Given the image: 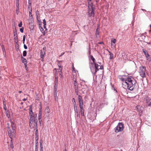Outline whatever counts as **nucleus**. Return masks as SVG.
I'll return each mask as SVG.
<instances>
[{
    "label": "nucleus",
    "mask_w": 151,
    "mask_h": 151,
    "mask_svg": "<svg viewBox=\"0 0 151 151\" xmlns=\"http://www.w3.org/2000/svg\"><path fill=\"white\" fill-rule=\"evenodd\" d=\"M136 80L132 76H129L126 78L125 81L122 83L123 86H127V88L131 91L135 89L138 84L136 83Z\"/></svg>",
    "instance_id": "1"
},
{
    "label": "nucleus",
    "mask_w": 151,
    "mask_h": 151,
    "mask_svg": "<svg viewBox=\"0 0 151 151\" xmlns=\"http://www.w3.org/2000/svg\"><path fill=\"white\" fill-rule=\"evenodd\" d=\"M124 128V124L122 122H119L116 127L114 128L115 132L117 133L121 132L123 130Z\"/></svg>",
    "instance_id": "2"
},
{
    "label": "nucleus",
    "mask_w": 151,
    "mask_h": 151,
    "mask_svg": "<svg viewBox=\"0 0 151 151\" xmlns=\"http://www.w3.org/2000/svg\"><path fill=\"white\" fill-rule=\"evenodd\" d=\"M100 65L95 63L94 64V67L92 66L90 67V69L92 73L95 75L99 69Z\"/></svg>",
    "instance_id": "3"
},
{
    "label": "nucleus",
    "mask_w": 151,
    "mask_h": 151,
    "mask_svg": "<svg viewBox=\"0 0 151 151\" xmlns=\"http://www.w3.org/2000/svg\"><path fill=\"white\" fill-rule=\"evenodd\" d=\"M146 71V67L143 66H140L139 68V74L142 78L146 77L145 72Z\"/></svg>",
    "instance_id": "4"
},
{
    "label": "nucleus",
    "mask_w": 151,
    "mask_h": 151,
    "mask_svg": "<svg viewBox=\"0 0 151 151\" xmlns=\"http://www.w3.org/2000/svg\"><path fill=\"white\" fill-rule=\"evenodd\" d=\"M9 136L11 139H12L13 137H16V130L11 129L7 131Z\"/></svg>",
    "instance_id": "5"
},
{
    "label": "nucleus",
    "mask_w": 151,
    "mask_h": 151,
    "mask_svg": "<svg viewBox=\"0 0 151 151\" xmlns=\"http://www.w3.org/2000/svg\"><path fill=\"white\" fill-rule=\"evenodd\" d=\"M95 10V8H93L92 9H88V15L89 17H94V11Z\"/></svg>",
    "instance_id": "6"
},
{
    "label": "nucleus",
    "mask_w": 151,
    "mask_h": 151,
    "mask_svg": "<svg viewBox=\"0 0 151 151\" xmlns=\"http://www.w3.org/2000/svg\"><path fill=\"white\" fill-rule=\"evenodd\" d=\"M78 100L79 103V107H83V105L82 97L81 95L78 96Z\"/></svg>",
    "instance_id": "7"
},
{
    "label": "nucleus",
    "mask_w": 151,
    "mask_h": 151,
    "mask_svg": "<svg viewBox=\"0 0 151 151\" xmlns=\"http://www.w3.org/2000/svg\"><path fill=\"white\" fill-rule=\"evenodd\" d=\"M88 88V86L84 85L83 86V87L81 89V91H82V93L85 94L87 92V89Z\"/></svg>",
    "instance_id": "8"
},
{
    "label": "nucleus",
    "mask_w": 151,
    "mask_h": 151,
    "mask_svg": "<svg viewBox=\"0 0 151 151\" xmlns=\"http://www.w3.org/2000/svg\"><path fill=\"white\" fill-rule=\"evenodd\" d=\"M57 73H55V85L54 86V88H57L58 84V77L56 76Z\"/></svg>",
    "instance_id": "9"
},
{
    "label": "nucleus",
    "mask_w": 151,
    "mask_h": 151,
    "mask_svg": "<svg viewBox=\"0 0 151 151\" xmlns=\"http://www.w3.org/2000/svg\"><path fill=\"white\" fill-rule=\"evenodd\" d=\"M10 122H11V127L12 128V130H16V125L12 121L11 119L10 120Z\"/></svg>",
    "instance_id": "10"
},
{
    "label": "nucleus",
    "mask_w": 151,
    "mask_h": 151,
    "mask_svg": "<svg viewBox=\"0 0 151 151\" xmlns=\"http://www.w3.org/2000/svg\"><path fill=\"white\" fill-rule=\"evenodd\" d=\"M45 52L44 50H41L40 52V58L43 60L44 57L45 55Z\"/></svg>",
    "instance_id": "11"
},
{
    "label": "nucleus",
    "mask_w": 151,
    "mask_h": 151,
    "mask_svg": "<svg viewBox=\"0 0 151 151\" xmlns=\"http://www.w3.org/2000/svg\"><path fill=\"white\" fill-rule=\"evenodd\" d=\"M137 110V111L139 112L140 113H142L143 107L139 106H137L136 107Z\"/></svg>",
    "instance_id": "12"
},
{
    "label": "nucleus",
    "mask_w": 151,
    "mask_h": 151,
    "mask_svg": "<svg viewBox=\"0 0 151 151\" xmlns=\"http://www.w3.org/2000/svg\"><path fill=\"white\" fill-rule=\"evenodd\" d=\"M142 51L147 58H148L149 57V55L148 54L147 50L145 49H142ZM148 59V58L147 59V60Z\"/></svg>",
    "instance_id": "13"
},
{
    "label": "nucleus",
    "mask_w": 151,
    "mask_h": 151,
    "mask_svg": "<svg viewBox=\"0 0 151 151\" xmlns=\"http://www.w3.org/2000/svg\"><path fill=\"white\" fill-rule=\"evenodd\" d=\"M74 78H73V80L74 81V82L73 83L74 85V89H79L78 87V84L77 83L76 79H75V80H74Z\"/></svg>",
    "instance_id": "14"
},
{
    "label": "nucleus",
    "mask_w": 151,
    "mask_h": 151,
    "mask_svg": "<svg viewBox=\"0 0 151 151\" xmlns=\"http://www.w3.org/2000/svg\"><path fill=\"white\" fill-rule=\"evenodd\" d=\"M88 9H93V8H95L94 7H93V3L91 2V1H88Z\"/></svg>",
    "instance_id": "15"
},
{
    "label": "nucleus",
    "mask_w": 151,
    "mask_h": 151,
    "mask_svg": "<svg viewBox=\"0 0 151 151\" xmlns=\"http://www.w3.org/2000/svg\"><path fill=\"white\" fill-rule=\"evenodd\" d=\"M42 115V110L41 108L40 109L39 113L38 114V120L41 119Z\"/></svg>",
    "instance_id": "16"
},
{
    "label": "nucleus",
    "mask_w": 151,
    "mask_h": 151,
    "mask_svg": "<svg viewBox=\"0 0 151 151\" xmlns=\"http://www.w3.org/2000/svg\"><path fill=\"white\" fill-rule=\"evenodd\" d=\"M29 120L33 122H35L36 120H37V119L36 118H35L33 116L32 118H30Z\"/></svg>",
    "instance_id": "17"
},
{
    "label": "nucleus",
    "mask_w": 151,
    "mask_h": 151,
    "mask_svg": "<svg viewBox=\"0 0 151 151\" xmlns=\"http://www.w3.org/2000/svg\"><path fill=\"white\" fill-rule=\"evenodd\" d=\"M80 111H81V115L82 116H84V110L83 109V107H80Z\"/></svg>",
    "instance_id": "18"
},
{
    "label": "nucleus",
    "mask_w": 151,
    "mask_h": 151,
    "mask_svg": "<svg viewBox=\"0 0 151 151\" xmlns=\"http://www.w3.org/2000/svg\"><path fill=\"white\" fill-rule=\"evenodd\" d=\"M89 60H91L94 64L96 63L95 59L92 55H90V57H89Z\"/></svg>",
    "instance_id": "19"
},
{
    "label": "nucleus",
    "mask_w": 151,
    "mask_h": 151,
    "mask_svg": "<svg viewBox=\"0 0 151 151\" xmlns=\"http://www.w3.org/2000/svg\"><path fill=\"white\" fill-rule=\"evenodd\" d=\"M123 76H126L125 75H123L122 76H121V75H119V78L122 81H125V80L126 79H125L123 78L122 77Z\"/></svg>",
    "instance_id": "20"
},
{
    "label": "nucleus",
    "mask_w": 151,
    "mask_h": 151,
    "mask_svg": "<svg viewBox=\"0 0 151 151\" xmlns=\"http://www.w3.org/2000/svg\"><path fill=\"white\" fill-rule=\"evenodd\" d=\"M78 107L76 105L73 106L74 110L75 112V113H77V112L78 111Z\"/></svg>",
    "instance_id": "21"
},
{
    "label": "nucleus",
    "mask_w": 151,
    "mask_h": 151,
    "mask_svg": "<svg viewBox=\"0 0 151 151\" xmlns=\"http://www.w3.org/2000/svg\"><path fill=\"white\" fill-rule=\"evenodd\" d=\"M45 112L46 113H49L50 112V109L48 106H46L45 109Z\"/></svg>",
    "instance_id": "22"
},
{
    "label": "nucleus",
    "mask_w": 151,
    "mask_h": 151,
    "mask_svg": "<svg viewBox=\"0 0 151 151\" xmlns=\"http://www.w3.org/2000/svg\"><path fill=\"white\" fill-rule=\"evenodd\" d=\"M32 105H31L29 107V113H33L32 111Z\"/></svg>",
    "instance_id": "23"
},
{
    "label": "nucleus",
    "mask_w": 151,
    "mask_h": 151,
    "mask_svg": "<svg viewBox=\"0 0 151 151\" xmlns=\"http://www.w3.org/2000/svg\"><path fill=\"white\" fill-rule=\"evenodd\" d=\"M39 22H40V23H39V25H40V26L39 27V29H40V31L41 32H42L44 31V29H43V27L41 26V25H42V22H41L40 21H39Z\"/></svg>",
    "instance_id": "24"
},
{
    "label": "nucleus",
    "mask_w": 151,
    "mask_h": 151,
    "mask_svg": "<svg viewBox=\"0 0 151 151\" xmlns=\"http://www.w3.org/2000/svg\"><path fill=\"white\" fill-rule=\"evenodd\" d=\"M13 33H14V36L16 37L17 36V30L16 27H15L14 29L13 30Z\"/></svg>",
    "instance_id": "25"
},
{
    "label": "nucleus",
    "mask_w": 151,
    "mask_h": 151,
    "mask_svg": "<svg viewBox=\"0 0 151 151\" xmlns=\"http://www.w3.org/2000/svg\"><path fill=\"white\" fill-rule=\"evenodd\" d=\"M109 55H110L109 57L110 59H112L113 57V53L109 51Z\"/></svg>",
    "instance_id": "26"
},
{
    "label": "nucleus",
    "mask_w": 151,
    "mask_h": 151,
    "mask_svg": "<svg viewBox=\"0 0 151 151\" xmlns=\"http://www.w3.org/2000/svg\"><path fill=\"white\" fill-rule=\"evenodd\" d=\"M19 44L18 43H15V48L16 49V50L18 51L19 50Z\"/></svg>",
    "instance_id": "27"
},
{
    "label": "nucleus",
    "mask_w": 151,
    "mask_h": 151,
    "mask_svg": "<svg viewBox=\"0 0 151 151\" xmlns=\"http://www.w3.org/2000/svg\"><path fill=\"white\" fill-rule=\"evenodd\" d=\"M10 147L12 149L14 148V145L13 144V142L12 141V139H11L10 141Z\"/></svg>",
    "instance_id": "28"
},
{
    "label": "nucleus",
    "mask_w": 151,
    "mask_h": 151,
    "mask_svg": "<svg viewBox=\"0 0 151 151\" xmlns=\"http://www.w3.org/2000/svg\"><path fill=\"white\" fill-rule=\"evenodd\" d=\"M22 62L23 63H24V64H25V63H27V60L25 58H24L23 59H22L21 60Z\"/></svg>",
    "instance_id": "29"
},
{
    "label": "nucleus",
    "mask_w": 151,
    "mask_h": 151,
    "mask_svg": "<svg viewBox=\"0 0 151 151\" xmlns=\"http://www.w3.org/2000/svg\"><path fill=\"white\" fill-rule=\"evenodd\" d=\"M54 96H57V88H54Z\"/></svg>",
    "instance_id": "30"
},
{
    "label": "nucleus",
    "mask_w": 151,
    "mask_h": 151,
    "mask_svg": "<svg viewBox=\"0 0 151 151\" xmlns=\"http://www.w3.org/2000/svg\"><path fill=\"white\" fill-rule=\"evenodd\" d=\"M19 12V6H16V12L17 14H18Z\"/></svg>",
    "instance_id": "31"
},
{
    "label": "nucleus",
    "mask_w": 151,
    "mask_h": 151,
    "mask_svg": "<svg viewBox=\"0 0 151 151\" xmlns=\"http://www.w3.org/2000/svg\"><path fill=\"white\" fill-rule=\"evenodd\" d=\"M36 131L35 132V136H38V130L37 129V127H36L35 128Z\"/></svg>",
    "instance_id": "32"
},
{
    "label": "nucleus",
    "mask_w": 151,
    "mask_h": 151,
    "mask_svg": "<svg viewBox=\"0 0 151 151\" xmlns=\"http://www.w3.org/2000/svg\"><path fill=\"white\" fill-rule=\"evenodd\" d=\"M75 90L76 95H78V96L79 95H78V92L79 90V89H75Z\"/></svg>",
    "instance_id": "33"
},
{
    "label": "nucleus",
    "mask_w": 151,
    "mask_h": 151,
    "mask_svg": "<svg viewBox=\"0 0 151 151\" xmlns=\"http://www.w3.org/2000/svg\"><path fill=\"white\" fill-rule=\"evenodd\" d=\"M29 17H32V9L31 8V9L30 10H29Z\"/></svg>",
    "instance_id": "34"
},
{
    "label": "nucleus",
    "mask_w": 151,
    "mask_h": 151,
    "mask_svg": "<svg viewBox=\"0 0 151 151\" xmlns=\"http://www.w3.org/2000/svg\"><path fill=\"white\" fill-rule=\"evenodd\" d=\"M14 42L15 43H18V37L17 36H16V37H14Z\"/></svg>",
    "instance_id": "35"
},
{
    "label": "nucleus",
    "mask_w": 151,
    "mask_h": 151,
    "mask_svg": "<svg viewBox=\"0 0 151 151\" xmlns=\"http://www.w3.org/2000/svg\"><path fill=\"white\" fill-rule=\"evenodd\" d=\"M9 113V111L8 110L6 111L5 112L6 115V116L8 118H9L10 117V115H9V114H8Z\"/></svg>",
    "instance_id": "36"
},
{
    "label": "nucleus",
    "mask_w": 151,
    "mask_h": 151,
    "mask_svg": "<svg viewBox=\"0 0 151 151\" xmlns=\"http://www.w3.org/2000/svg\"><path fill=\"white\" fill-rule=\"evenodd\" d=\"M27 52L26 50H24L23 52V55L24 57H25L27 55Z\"/></svg>",
    "instance_id": "37"
},
{
    "label": "nucleus",
    "mask_w": 151,
    "mask_h": 151,
    "mask_svg": "<svg viewBox=\"0 0 151 151\" xmlns=\"http://www.w3.org/2000/svg\"><path fill=\"white\" fill-rule=\"evenodd\" d=\"M116 39H112L111 40V45H112V44L111 43L112 42H113L114 43H116Z\"/></svg>",
    "instance_id": "38"
},
{
    "label": "nucleus",
    "mask_w": 151,
    "mask_h": 151,
    "mask_svg": "<svg viewBox=\"0 0 151 151\" xmlns=\"http://www.w3.org/2000/svg\"><path fill=\"white\" fill-rule=\"evenodd\" d=\"M72 101H73V106L74 105H76V101H75V99L74 98H73V99H72Z\"/></svg>",
    "instance_id": "39"
},
{
    "label": "nucleus",
    "mask_w": 151,
    "mask_h": 151,
    "mask_svg": "<svg viewBox=\"0 0 151 151\" xmlns=\"http://www.w3.org/2000/svg\"><path fill=\"white\" fill-rule=\"evenodd\" d=\"M59 76L60 78H62L63 77V73L62 70H60L59 71Z\"/></svg>",
    "instance_id": "40"
},
{
    "label": "nucleus",
    "mask_w": 151,
    "mask_h": 151,
    "mask_svg": "<svg viewBox=\"0 0 151 151\" xmlns=\"http://www.w3.org/2000/svg\"><path fill=\"white\" fill-rule=\"evenodd\" d=\"M7 131L9 130L10 129H11L10 127V124L9 123H7Z\"/></svg>",
    "instance_id": "41"
},
{
    "label": "nucleus",
    "mask_w": 151,
    "mask_h": 151,
    "mask_svg": "<svg viewBox=\"0 0 151 151\" xmlns=\"http://www.w3.org/2000/svg\"><path fill=\"white\" fill-rule=\"evenodd\" d=\"M37 120H36L35 122H33V124H34V127L35 126V128L37 127Z\"/></svg>",
    "instance_id": "42"
},
{
    "label": "nucleus",
    "mask_w": 151,
    "mask_h": 151,
    "mask_svg": "<svg viewBox=\"0 0 151 151\" xmlns=\"http://www.w3.org/2000/svg\"><path fill=\"white\" fill-rule=\"evenodd\" d=\"M16 6H19V0H16Z\"/></svg>",
    "instance_id": "43"
},
{
    "label": "nucleus",
    "mask_w": 151,
    "mask_h": 151,
    "mask_svg": "<svg viewBox=\"0 0 151 151\" xmlns=\"http://www.w3.org/2000/svg\"><path fill=\"white\" fill-rule=\"evenodd\" d=\"M99 29L98 27L97 28L96 34L97 35L99 34Z\"/></svg>",
    "instance_id": "44"
},
{
    "label": "nucleus",
    "mask_w": 151,
    "mask_h": 151,
    "mask_svg": "<svg viewBox=\"0 0 151 151\" xmlns=\"http://www.w3.org/2000/svg\"><path fill=\"white\" fill-rule=\"evenodd\" d=\"M32 4H29L28 6V9L29 10H30L31 9V7L32 9V7L31 6Z\"/></svg>",
    "instance_id": "45"
},
{
    "label": "nucleus",
    "mask_w": 151,
    "mask_h": 151,
    "mask_svg": "<svg viewBox=\"0 0 151 151\" xmlns=\"http://www.w3.org/2000/svg\"><path fill=\"white\" fill-rule=\"evenodd\" d=\"M77 113H75V115L77 116V117H80V114H79V113H78V111L77 112Z\"/></svg>",
    "instance_id": "46"
},
{
    "label": "nucleus",
    "mask_w": 151,
    "mask_h": 151,
    "mask_svg": "<svg viewBox=\"0 0 151 151\" xmlns=\"http://www.w3.org/2000/svg\"><path fill=\"white\" fill-rule=\"evenodd\" d=\"M140 37H141L142 39L143 40L145 39V38L146 37L143 34H141V35L140 36Z\"/></svg>",
    "instance_id": "47"
},
{
    "label": "nucleus",
    "mask_w": 151,
    "mask_h": 151,
    "mask_svg": "<svg viewBox=\"0 0 151 151\" xmlns=\"http://www.w3.org/2000/svg\"><path fill=\"white\" fill-rule=\"evenodd\" d=\"M27 63H25V64H24V66H25V69L27 71H28V68L27 66Z\"/></svg>",
    "instance_id": "48"
},
{
    "label": "nucleus",
    "mask_w": 151,
    "mask_h": 151,
    "mask_svg": "<svg viewBox=\"0 0 151 151\" xmlns=\"http://www.w3.org/2000/svg\"><path fill=\"white\" fill-rule=\"evenodd\" d=\"M149 103L148 104L147 106H151V99H150L149 100Z\"/></svg>",
    "instance_id": "49"
},
{
    "label": "nucleus",
    "mask_w": 151,
    "mask_h": 151,
    "mask_svg": "<svg viewBox=\"0 0 151 151\" xmlns=\"http://www.w3.org/2000/svg\"><path fill=\"white\" fill-rule=\"evenodd\" d=\"M25 39V35H24L23 36V44H24Z\"/></svg>",
    "instance_id": "50"
},
{
    "label": "nucleus",
    "mask_w": 151,
    "mask_h": 151,
    "mask_svg": "<svg viewBox=\"0 0 151 151\" xmlns=\"http://www.w3.org/2000/svg\"><path fill=\"white\" fill-rule=\"evenodd\" d=\"M24 28L23 27L20 29V31L21 32L23 33L24 32Z\"/></svg>",
    "instance_id": "51"
},
{
    "label": "nucleus",
    "mask_w": 151,
    "mask_h": 151,
    "mask_svg": "<svg viewBox=\"0 0 151 151\" xmlns=\"http://www.w3.org/2000/svg\"><path fill=\"white\" fill-rule=\"evenodd\" d=\"M57 61L58 62V66L61 65V64L60 63V62H62V61H59L57 60Z\"/></svg>",
    "instance_id": "52"
},
{
    "label": "nucleus",
    "mask_w": 151,
    "mask_h": 151,
    "mask_svg": "<svg viewBox=\"0 0 151 151\" xmlns=\"http://www.w3.org/2000/svg\"><path fill=\"white\" fill-rule=\"evenodd\" d=\"M35 141H38V139H39L38 135L35 136Z\"/></svg>",
    "instance_id": "53"
},
{
    "label": "nucleus",
    "mask_w": 151,
    "mask_h": 151,
    "mask_svg": "<svg viewBox=\"0 0 151 151\" xmlns=\"http://www.w3.org/2000/svg\"><path fill=\"white\" fill-rule=\"evenodd\" d=\"M43 24L44 25H46V20L45 19L43 20Z\"/></svg>",
    "instance_id": "54"
},
{
    "label": "nucleus",
    "mask_w": 151,
    "mask_h": 151,
    "mask_svg": "<svg viewBox=\"0 0 151 151\" xmlns=\"http://www.w3.org/2000/svg\"><path fill=\"white\" fill-rule=\"evenodd\" d=\"M33 113H29V115L30 116V118H32V117L33 116Z\"/></svg>",
    "instance_id": "55"
},
{
    "label": "nucleus",
    "mask_w": 151,
    "mask_h": 151,
    "mask_svg": "<svg viewBox=\"0 0 151 151\" xmlns=\"http://www.w3.org/2000/svg\"><path fill=\"white\" fill-rule=\"evenodd\" d=\"M22 21H21L19 24H18V26L19 27H22Z\"/></svg>",
    "instance_id": "56"
},
{
    "label": "nucleus",
    "mask_w": 151,
    "mask_h": 151,
    "mask_svg": "<svg viewBox=\"0 0 151 151\" xmlns=\"http://www.w3.org/2000/svg\"><path fill=\"white\" fill-rule=\"evenodd\" d=\"M33 123V122H32L31 121H29V126L30 127H31L32 126V124Z\"/></svg>",
    "instance_id": "57"
},
{
    "label": "nucleus",
    "mask_w": 151,
    "mask_h": 151,
    "mask_svg": "<svg viewBox=\"0 0 151 151\" xmlns=\"http://www.w3.org/2000/svg\"><path fill=\"white\" fill-rule=\"evenodd\" d=\"M59 68V70H63V67L61 66V65L58 66Z\"/></svg>",
    "instance_id": "58"
},
{
    "label": "nucleus",
    "mask_w": 151,
    "mask_h": 151,
    "mask_svg": "<svg viewBox=\"0 0 151 151\" xmlns=\"http://www.w3.org/2000/svg\"><path fill=\"white\" fill-rule=\"evenodd\" d=\"M3 107H4V110L5 111H7V108H6V105H4V106H3Z\"/></svg>",
    "instance_id": "59"
},
{
    "label": "nucleus",
    "mask_w": 151,
    "mask_h": 151,
    "mask_svg": "<svg viewBox=\"0 0 151 151\" xmlns=\"http://www.w3.org/2000/svg\"><path fill=\"white\" fill-rule=\"evenodd\" d=\"M90 64H91V65H90V67L91 66H92V67H93V65L94 64V63H93V62H91L90 63Z\"/></svg>",
    "instance_id": "60"
},
{
    "label": "nucleus",
    "mask_w": 151,
    "mask_h": 151,
    "mask_svg": "<svg viewBox=\"0 0 151 151\" xmlns=\"http://www.w3.org/2000/svg\"><path fill=\"white\" fill-rule=\"evenodd\" d=\"M38 146L35 145V151H38Z\"/></svg>",
    "instance_id": "61"
},
{
    "label": "nucleus",
    "mask_w": 151,
    "mask_h": 151,
    "mask_svg": "<svg viewBox=\"0 0 151 151\" xmlns=\"http://www.w3.org/2000/svg\"><path fill=\"white\" fill-rule=\"evenodd\" d=\"M99 69L102 70L104 69V67L103 65H100L99 66Z\"/></svg>",
    "instance_id": "62"
},
{
    "label": "nucleus",
    "mask_w": 151,
    "mask_h": 151,
    "mask_svg": "<svg viewBox=\"0 0 151 151\" xmlns=\"http://www.w3.org/2000/svg\"><path fill=\"white\" fill-rule=\"evenodd\" d=\"M33 117H34L35 118H37V115L36 114H33Z\"/></svg>",
    "instance_id": "63"
},
{
    "label": "nucleus",
    "mask_w": 151,
    "mask_h": 151,
    "mask_svg": "<svg viewBox=\"0 0 151 151\" xmlns=\"http://www.w3.org/2000/svg\"><path fill=\"white\" fill-rule=\"evenodd\" d=\"M30 18L29 20V22L33 21V17H30Z\"/></svg>",
    "instance_id": "64"
}]
</instances>
